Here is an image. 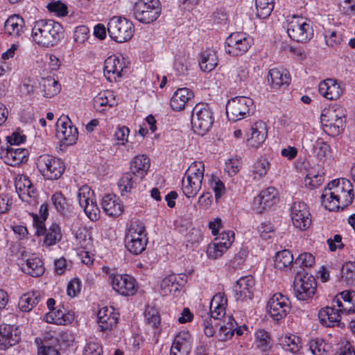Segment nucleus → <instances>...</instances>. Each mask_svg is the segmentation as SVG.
<instances>
[{"instance_id":"f257e3e1","label":"nucleus","mask_w":355,"mask_h":355,"mask_svg":"<svg viewBox=\"0 0 355 355\" xmlns=\"http://www.w3.org/2000/svg\"><path fill=\"white\" fill-rule=\"evenodd\" d=\"M354 198L353 186L345 178L329 182L320 196L322 204L329 211L344 209L352 203Z\"/></svg>"},{"instance_id":"f03ea898","label":"nucleus","mask_w":355,"mask_h":355,"mask_svg":"<svg viewBox=\"0 0 355 355\" xmlns=\"http://www.w3.org/2000/svg\"><path fill=\"white\" fill-rule=\"evenodd\" d=\"M62 25L52 19H39L33 23V41L38 46L51 48L56 46L63 37Z\"/></svg>"},{"instance_id":"7ed1b4c3","label":"nucleus","mask_w":355,"mask_h":355,"mask_svg":"<svg viewBox=\"0 0 355 355\" xmlns=\"http://www.w3.org/2000/svg\"><path fill=\"white\" fill-rule=\"evenodd\" d=\"M150 165V159L145 155L133 157L130 162V172L124 173L118 183L121 192H130L140 182L146 175Z\"/></svg>"},{"instance_id":"20e7f679","label":"nucleus","mask_w":355,"mask_h":355,"mask_svg":"<svg viewBox=\"0 0 355 355\" xmlns=\"http://www.w3.org/2000/svg\"><path fill=\"white\" fill-rule=\"evenodd\" d=\"M214 122V112L207 103H197L192 110L191 128L199 135H205L211 128Z\"/></svg>"},{"instance_id":"39448f33","label":"nucleus","mask_w":355,"mask_h":355,"mask_svg":"<svg viewBox=\"0 0 355 355\" xmlns=\"http://www.w3.org/2000/svg\"><path fill=\"white\" fill-rule=\"evenodd\" d=\"M324 131L332 137L340 134L345 124V113L342 107L324 109L321 114Z\"/></svg>"},{"instance_id":"423d86ee","label":"nucleus","mask_w":355,"mask_h":355,"mask_svg":"<svg viewBox=\"0 0 355 355\" xmlns=\"http://www.w3.org/2000/svg\"><path fill=\"white\" fill-rule=\"evenodd\" d=\"M107 31L112 40L121 43L132 37L134 26L126 18L114 16L108 22Z\"/></svg>"},{"instance_id":"0eeeda50","label":"nucleus","mask_w":355,"mask_h":355,"mask_svg":"<svg viewBox=\"0 0 355 355\" xmlns=\"http://www.w3.org/2000/svg\"><path fill=\"white\" fill-rule=\"evenodd\" d=\"M37 167L47 180H58L65 170L64 162L59 158L49 155H40L37 160Z\"/></svg>"},{"instance_id":"6e6552de","label":"nucleus","mask_w":355,"mask_h":355,"mask_svg":"<svg viewBox=\"0 0 355 355\" xmlns=\"http://www.w3.org/2000/svg\"><path fill=\"white\" fill-rule=\"evenodd\" d=\"M148 239L142 224L132 223L125 236V247L133 254H141L145 250Z\"/></svg>"},{"instance_id":"1a4fd4ad","label":"nucleus","mask_w":355,"mask_h":355,"mask_svg":"<svg viewBox=\"0 0 355 355\" xmlns=\"http://www.w3.org/2000/svg\"><path fill=\"white\" fill-rule=\"evenodd\" d=\"M254 102L250 98L236 96L228 101L226 113L229 120L237 121L249 116L253 109Z\"/></svg>"},{"instance_id":"9d476101","label":"nucleus","mask_w":355,"mask_h":355,"mask_svg":"<svg viewBox=\"0 0 355 355\" xmlns=\"http://www.w3.org/2000/svg\"><path fill=\"white\" fill-rule=\"evenodd\" d=\"M157 4V0H139L137 1L133 7L135 19L144 24L153 22L160 14V10Z\"/></svg>"},{"instance_id":"9b49d317","label":"nucleus","mask_w":355,"mask_h":355,"mask_svg":"<svg viewBox=\"0 0 355 355\" xmlns=\"http://www.w3.org/2000/svg\"><path fill=\"white\" fill-rule=\"evenodd\" d=\"M317 283L313 275H302L297 272L293 282V290L299 300H306L313 297L316 291Z\"/></svg>"},{"instance_id":"f8f14e48","label":"nucleus","mask_w":355,"mask_h":355,"mask_svg":"<svg viewBox=\"0 0 355 355\" xmlns=\"http://www.w3.org/2000/svg\"><path fill=\"white\" fill-rule=\"evenodd\" d=\"M252 41V38L243 33H232L225 40V52L232 56L241 55L248 51Z\"/></svg>"},{"instance_id":"ddd939ff","label":"nucleus","mask_w":355,"mask_h":355,"mask_svg":"<svg viewBox=\"0 0 355 355\" xmlns=\"http://www.w3.org/2000/svg\"><path fill=\"white\" fill-rule=\"evenodd\" d=\"M267 310L273 320L279 321L289 313L291 310L290 300L282 293H275L268 300Z\"/></svg>"},{"instance_id":"4468645a","label":"nucleus","mask_w":355,"mask_h":355,"mask_svg":"<svg viewBox=\"0 0 355 355\" xmlns=\"http://www.w3.org/2000/svg\"><path fill=\"white\" fill-rule=\"evenodd\" d=\"M290 215L293 225L300 230H305L311 223V214L304 202L297 200L293 202Z\"/></svg>"},{"instance_id":"2eb2a0df","label":"nucleus","mask_w":355,"mask_h":355,"mask_svg":"<svg viewBox=\"0 0 355 355\" xmlns=\"http://www.w3.org/2000/svg\"><path fill=\"white\" fill-rule=\"evenodd\" d=\"M56 136L67 146L72 145L78 139V132L68 116H61L56 123Z\"/></svg>"},{"instance_id":"dca6fc26","label":"nucleus","mask_w":355,"mask_h":355,"mask_svg":"<svg viewBox=\"0 0 355 355\" xmlns=\"http://www.w3.org/2000/svg\"><path fill=\"white\" fill-rule=\"evenodd\" d=\"M287 33L292 40L297 42H306L310 40L313 34L311 25L302 19L289 22Z\"/></svg>"},{"instance_id":"f3484780","label":"nucleus","mask_w":355,"mask_h":355,"mask_svg":"<svg viewBox=\"0 0 355 355\" xmlns=\"http://www.w3.org/2000/svg\"><path fill=\"white\" fill-rule=\"evenodd\" d=\"M113 289L123 296H132L137 291V286L134 277L129 275L117 274L110 276Z\"/></svg>"},{"instance_id":"a211bd4d","label":"nucleus","mask_w":355,"mask_h":355,"mask_svg":"<svg viewBox=\"0 0 355 355\" xmlns=\"http://www.w3.org/2000/svg\"><path fill=\"white\" fill-rule=\"evenodd\" d=\"M277 191L273 187H269L261 192L254 200V209L257 213L271 207L277 202Z\"/></svg>"},{"instance_id":"6ab92c4d","label":"nucleus","mask_w":355,"mask_h":355,"mask_svg":"<svg viewBox=\"0 0 355 355\" xmlns=\"http://www.w3.org/2000/svg\"><path fill=\"white\" fill-rule=\"evenodd\" d=\"M268 130L266 124L259 121L254 123L247 133V145L252 148L259 147L267 137Z\"/></svg>"},{"instance_id":"aec40b11","label":"nucleus","mask_w":355,"mask_h":355,"mask_svg":"<svg viewBox=\"0 0 355 355\" xmlns=\"http://www.w3.org/2000/svg\"><path fill=\"white\" fill-rule=\"evenodd\" d=\"M34 222L37 223L36 233L38 236L44 235L46 234L44 239V243L46 245H55L57 242L60 241L62 239L61 230L60 226L56 223H53L48 230L44 227L42 220H39L38 218H34Z\"/></svg>"},{"instance_id":"412c9836","label":"nucleus","mask_w":355,"mask_h":355,"mask_svg":"<svg viewBox=\"0 0 355 355\" xmlns=\"http://www.w3.org/2000/svg\"><path fill=\"white\" fill-rule=\"evenodd\" d=\"M254 279L252 276L248 275L241 277L234 286V298L237 301H244L252 299Z\"/></svg>"},{"instance_id":"4be33fe9","label":"nucleus","mask_w":355,"mask_h":355,"mask_svg":"<svg viewBox=\"0 0 355 355\" xmlns=\"http://www.w3.org/2000/svg\"><path fill=\"white\" fill-rule=\"evenodd\" d=\"M187 276L183 274H171L164 277L160 284L161 293L163 295L174 294L187 282Z\"/></svg>"},{"instance_id":"5701e85b","label":"nucleus","mask_w":355,"mask_h":355,"mask_svg":"<svg viewBox=\"0 0 355 355\" xmlns=\"http://www.w3.org/2000/svg\"><path fill=\"white\" fill-rule=\"evenodd\" d=\"M334 306H336L342 313L355 312V291H344L337 295L333 300Z\"/></svg>"},{"instance_id":"b1692460","label":"nucleus","mask_w":355,"mask_h":355,"mask_svg":"<svg viewBox=\"0 0 355 355\" xmlns=\"http://www.w3.org/2000/svg\"><path fill=\"white\" fill-rule=\"evenodd\" d=\"M191 349V335L182 331L176 335L171 347L170 355H189Z\"/></svg>"},{"instance_id":"393cba45","label":"nucleus","mask_w":355,"mask_h":355,"mask_svg":"<svg viewBox=\"0 0 355 355\" xmlns=\"http://www.w3.org/2000/svg\"><path fill=\"white\" fill-rule=\"evenodd\" d=\"M0 334H1V346L3 349L15 345L21 338V332L19 328L10 324L1 325Z\"/></svg>"},{"instance_id":"a878e982","label":"nucleus","mask_w":355,"mask_h":355,"mask_svg":"<svg viewBox=\"0 0 355 355\" xmlns=\"http://www.w3.org/2000/svg\"><path fill=\"white\" fill-rule=\"evenodd\" d=\"M97 318L99 329L103 332L111 330L118 322L117 313L112 306L100 309Z\"/></svg>"},{"instance_id":"bb28decb","label":"nucleus","mask_w":355,"mask_h":355,"mask_svg":"<svg viewBox=\"0 0 355 355\" xmlns=\"http://www.w3.org/2000/svg\"><path fill=\"white\" fill-rule=\"evenodd\" d=\"M318 92L323 97L333 101L339 98L343 90L336 80L328 78L320 83Z\"/></svg>"},{"instance_id":"cd10ccee","label":"nucleus","mask_w":355,"mask_h":355,"mask_svg":"<svg viewBox=\"0 0 355 355\" xmlns=\"http://www.w3.org/2000/svg\"><path fill=\"white\" fill-rule=\"evenodd\" d=\"M194 97L193 92L186 87L178 89L172 96L170 105L173 110L184 109L186 104Z\"/></svg>"},{"instance_id":"c85d7f7f","label":"nucleus","mask_w":355,"mask_h":355,"mask_svg":"<svg viewBox=\"0 0 355 355\" xmlns=\"http://www.w3.org/2000/svg\"><path fill=\"white\" fill-rule=\"evenodd\" d=\"M268 81L274 89H279L282 86H288L291 82V76L287 70L284 69H271L268 75Z\"/></svg>"},{"instance_id":"c756f323","label":"nucleus","mask_w":355,"mask_h":355,"mask_svg":"<svg viewBox=\"0 0 355 355\" xmlns=\"http://www.w3.org/2000/svg\"><path fill=\"white\" fill-rule=\"evenodd\" d=\"M28 155L26 148L8 146L4 155L5 162L12 166H18L28 160Z\"/></svg>"},{"instance_id":"7c9ffc66","label":"nucleus","mask_w":355,"mask_h":355,"mask_svg":"<svg viewBox=\"0 0 355 355\" xmlns=\"http://www.w3.org/2000/svg\"><path fill=\"white\" fill-rule=\"evenodd\" d=\"M340 311L334 307L327 306L322 309L318 313V318L321 324L326 327L340 325Z\"/></svg>"},{"instance_id":"2f4dec72","label":"nucleus","mask_w":355,"mask_h":355,"mask_svg":"<svg viewBox=\"0 0 355 355\" xmlns=\"http://www.w3.org/2000/svg\"><path fill=\"white\" fill-rule=\"evenodd\" d=\"M101 205L104 212L110 216H118L123 212V205L114 194L105 195L103 198Z\"/></svg>"},{"instance_id":"473e14b6","label":"nucleus","mask_w":355,"mask_h":355,"mask_svg":"<svg viewBox=\"0 0 355 355\" xmlns=\"http://www.w3.org/2000/svg\"><path fill=\"white\" fill-rule=\"evenodd\" d=\"M227 304V299L223 293H218L211 299L210 302V314L214 320L224 317Z\"/></svg>"},{"instance_id":"72a5a7b5","label":"nucleus","mask_w":355,"mask_h":355,"mask_svg":"<svg viewBox=\"0 0 355 355\" xmlns=\"http://www.w3.org/2000/svg\"><path fill=\"white\" fill-rule=\"evenodd\" d=\"M21 268L25 273L38 277L44 273V267L42 261L38 257L28 258L24 263L21 264Z\"/></svg>"},{"instance_id":"f704fd0d","label":"nucleus","mask_w":355,"mask_h":355,"mask_svg":"<svg viewBox=\"0 0 355 355\" xmlns=\"http://www.w3.org/2000/svg\"><path fill=\"white\" fill-rule=\"evenodd\" d=\"M41 297V293L38 291L24 294L19 300V309L23 312H29L40 302Z\"/></svg>"},{"instance_id":"c9c22d12","label":"nucleus","mask_w":355,"mask_h":355,"mask_svg":"<svg viewBox=\"0 0 355 355\" xmlns=\"http://www.w3.org/2000/svg\"><path fill=\"white\" fill-rule=\"evenodd\" d=\"M124 67L119 58L116 56H110L104 62V74L107 79H111L110 75H116L121 77L123 71Z\"/></svg>"},{"instance_id":"e433bc0d","label":"nucleus","mask_w":355,"mask_h":355,"mask_svg":"<svg viewBox=\"0 0 355 355\" xmlns=\"http://www.w3.org/2000/svg\"><path fill=\"white\" fill-rule=\"evenodd\" d=\"M218 64V57L216 52L213 49H207L201 53L199 66L205 71H212Z\"/></svg>"},{"instance_id":"4c0bfd02","label":"nucleus","mask_w":355,"mask_h":355,"mask_svg":"<svg viewBox=\"0 0 355 355\" xmlns=\"http://www.w3.org/2000/svg\"><path fill=\"white\" fill-rule=\"evenodd\" d=\"M24 21L19 15L9 17L4 24L5 33L9 35L19 36L22 32Z\"/></svg>"},{"instance_id":"58836bf2","label":"nucleus","mask_w":355,"mask_h":355,"mask_svg":"<svg viewBox=\"0 0 355 355\" xmlns=\"http://www.w3.org/2000/svg\"><path fill=\"white\" fill-rule=\"evenodd\" d=\"M40 85L43 96L46 98H52L56 96L60 91V85L58 81L51 76L42 78L40 82Z\"/></svg>"},{"instance_id":"ea45409f","label":"nucleus","mask_w":355,"mask_h":355,"mask_svg":"<svg viewBox=\"0 0 355 355\" xmlns=\"http://www.w3.org/2000/svg\"><path fill=\"white\" fill-rule=\"evenodd\" d=\"M293 254L288 250H284L276 254L274 265L280 270L291 269L295 267Z\"/></svg>"},{"instance_id":"a19ab883","label":"nucleus","mask_w":355,"mask_h":355,"mask_svg":"<svg viewBox=\"0 0 355 355\" xmlns=\"http://www.w3.org/2000/svg\"><path fill=\"white\" fill-rule=\"evenodd\" d=\"M201 180L185 175L182 181V189L187 198L196 196L202 187Z\"/></svg>"},{"instance_id":"79ce46f5","label":"nucleus","mask_w":355,"mask_h":355,"mask_svg":"<svg viewBox=\"0 0 355 355\" xmlns=\"http://www.w3.org/2000/svg\"><path fill=\"white\" fill-rule=\"evenodd\" d=\"M324 173L322 170L317 171L311 168L308 171L304 178V184L310 189H314L321 186L324 181Z\"/></svg>"},{"instance_id":"37998d69","label":"nucleus","mask_w":355,"mask_h":355,"mask_svg":"<svg viewBox=\"0 0 355 355\" xmlns=\"http://www.w3.org/2000/svg\"><path fill=\"white\" fill-rule=\"evenodd\" d=\"M94 105L96 109H98L103 106H108L109 107H112L117 105V101H116L112 92L107 90L99 93L94 98Z\"/></svg>"},{"instance_id":"c03bdc74","label":"nucleus","mask_w":355,"mask_h":355,"mask_svg":"<svg viewBox=\"0 0 355 355\" xmlns=\"http://www.w3.org/2000/svg\"><path fill=\"white\" fill-rule=\"evenodd\" d=\"M275 0H255L256 16L259 19L268 18L274 9Z\"/></svg>"},{"instance_id":"a18cd8bd","label":"nucleus","mask_w":355,"mask_h":355,"mask_svg":"<svg viewBox=\"0 0 355 355\" xmlns=\"http://www.w3.org/2000/svg\"><path fill=\"white\" fill-rule=\"evenodd\" d=\"M71 315L65 314L62 310L52 311L46 314L45 320L49 323H55L58 324H65L73 320Z\"/></svg>"},{"instance_id":"49530a36","label":"nucleus","mask_w":355,"mask_h":355,"mask_svg":"<svg viewBox=\"0 0 355 355\" xmlns=\"http://www.w3.org/2000/svg\"><path fill=\"white\" fill-rule=\"evenodd\" d=\"M51 200L55 209L60 214H64L69 211L70 205L62 192L57 191L53 193Z\"/></svg>"},{"instance_id":"de8ad7c7","label":"nucleus","mask_w":355,"mask_h":355,"mask_svg":"<svg viewBox=\"0 0 355 355\" xmlns=\"http://www.w3.org/2000/svg\"><path fill=\"white\" fill-rule=\"evenodd\" d=\"M256 345L261 352L268 351L272 346L269 334L263 329H259L256 332Z\"/></svg>"},{"instance_id":"09e8293b","label":"nucleus","mask_w":355,"mask_h":355,"mask_svg":"<svg viewBox=\"0 0 355 355\" xmlns=\"http://www.w3.org/2000/svg\"><path fill=\"white\" fill-rule=\"evenodd\" d=\"M342 278L348 285H355V262L349 261L342 267Z\"/></svg>"},{"instance_id":"8fccbe9b","label":"nucleus","mask_w":355,"mask_h":355,"mask_svg":"<svg viewBox=\"0 0 355 355\" xmlns=\"http://www.w3.org/2000/svg\"><path fill=\"white\" fill-rule=\"evenodd\" d=\"M204 172V164L202 162H194L189 166L185 173V175L202 181Z\"/></svg>"},{"instance_id":"3c124183","label":"nucleus","mask_w":355,"mask_h":355,"mask_svg":"<svg viewBox=\"0 0 355 355\" xmlns=\"http://www.w3.org/2000/svg\"><path fill=\"white\" fill-rule=\"evenodd\" d=\"M328 347V345L322 338H317L309 342V349L313 355H326Z\"/></svg>"},{"instance_id":"603ef678","label":"nucleus","mask_w":355,"mask_h":355,"mask_svg":"<svg viewBox=\"0 0 355 355\" xmlns=\"http://www.w3.org/2000/svg\"><path fill=\"white\" fill-rule=\"evenodd\" d=\"M270 167L269 162L266 159L257 161L252 167V174L254 179L261 178L266 175Z\"/></svg>"},{"instance_id":"864d4df0","label":"nucleus","mask_w":355,"mask_h":355,"mask_svg":"<svg viewBox=\"0 0 355 355\" xmlns=\"http://www.w3.org/2000/svg\"><path fill=\"white\" fill-rule=\"evenodd\" d=\"M313 153L320 159L327 157L331 152L330 146L322 139H318L313 145Z\"/></svg>"},{"instance_id":"5fc2aeb1","label":"nucleus","mask_w":355,"mask_h":355,"mask_svg":"<svg viewBox=\"0 0 355 355\" xmlns=\"http://www.w3.org/2000/svg\"><path fill=\"white\" fill-rule=\"evenodd\" d=\"M31 185V182L26 176L22 175L16 178L15 182L16 191L17 192L19 197L22 200H24V192L28 190L27 188Z\"/></svg>"},{"instance_id":"6e6d98bb","label":"nucleus","mask_w":355,"mask_h":355,"mask_svg":"<svg viewBox=\"0 0 355 355\" xmlns=\"http://www.w3.org/2000/svg\"><path fill=\"white\" fill-rule=\"evenodd\" d=\"M144 315L148 325L154 329L158 327L160 324V316L155 309L148 307L145 311Z\"/></svg>"},{"instance_id":"4d7b16f0","label":"nucleus","mask_w":355,"mask_h":355,"mask_svg":"<svg viewBox=\"0 0 355 355\" xmlns=\"http://www.w3.org/2000/svg\"><path fill=\"white\" fill-rule=\"evenodd\" d=\"M89 218L93 221L97 220L100 217V210L95 202L92 200L90 202L81 206Z\"/></svg>"},{"instance_id":"13d9d810","label":"nucleus","mask_w":355,"mask_h":355,"mask_svg":"<svg viewBox=\"0 0 355 355\" xmlns=\"http://www.w3.org/2000/svg\"><path fill=\"white\" fill-rule=\"evenodd\" d=\"M234 239V233L232 231H223L218 234L214 241L218 243L225 248L228 249Z\"/></svg>"},{"instance_id":"bf43d9fd","label":"nucleus","mask_w":355,"mask_h":355,"mask_svg":"<svg viewBox=\"0 0 355 355\" xmlns=\"http://www.w3.org/2000/svg\"><path fill=\"white\" fill-rule=\"evenodd\" d=\"M315 263V257L309 252L302 253L295 259L294 265H298L300 268H309Z\"/></svg>"},{"instance_id":"052dcab7","label":"nucleus","mask_w":355,"mask_h":355,"mask_svg":"<svg viewBox=\"0 0 355 355\" xmlns=\"http://www.w3.org/2000/svg\"><path fill=\"white\" fill-rule=\"evenodd\" d=\"M227 250V248H225V247L214 241L213 243L209 245L207 253L209 259H216L221 257Z\"/></svg>"},{"instance_id":"680f3d73","label":"nucleus","mask_w":355,"mask_h":355,"mask_svg":"<svg viewBox=\"0 0 355 355\" xmlns=\"http://www.w3.org/2000/svg\"><path fill=\"white\" fill-rule=\"evenodd\" d=\"M93 194L94 192L88 186L85 185L80 187L78 189L77 195L80 206L81 207L83 205H85V203H87L88 202H90L92 200H93Z\"/></svg>"},{"instance_id":"e2e57ef3","label":"nucleus","mask_w":355,"mask_h":355,"mask_svg":"<svg viewBox=\"0 0 355 355\" xmlns=\"http://www.w3.org/2000/svg\"><path fill=\"white\" fill-rule=\"evenodd\" d=\"M89 30L85 26H80L76 28L73 33L74 41L78 44L85 43L89 38Z\"/></svg>"},{"instance_id":"0e129e2a","label":"nucleus","mask_w":355,"mask_h":355,"mask_svg":"<svg viewBox=\"0 0 355 355\" xmlns=\"http://www.w3.org/2000/svg\"><path fill=\"white\" fill-rule=\"evenodd\" d=\"M47 8L50 12H55L59 16H64L67 14V7L60 1L49 3Z\"/></svg>"},{"instance_id":"69168bd1","label":"nucleus","mask_w":355,"mask_h":355,"mask_svg":"<svg viewBox=\"0 0 355 355\" xmlns=\"http://www.w3.org/2000/svg\"><path fill=\"white\" fill-rule=\"evenodd\" d=\"M284 342L287 346L286 349L292 353H297L301 348L299 337L295 336L286 337Z\"/></svg>"},{"instance_id":"338daca9","label":"nucleus","mask_w":355,"mask_h":355,"mask_svg":"<svg viewBox=\"0 0 355 355\" xmlns=\"http://www.w3.org/2000/svg\"><path fill=\"white\" fill-rule=\"evenodd\" d=\"M209 184L215 193V198L217 200L225 193V185L218 178L215 177L211 178Z\"/></svg>"},{"instance_id":"774afa93","label":"nucleus","mask_w":355,"mask_h":355,"mask_svg":"<svg viewBox=\"0 0 355 355\" xmlns=\"http://www.w3.org/2000/svg\"><path fill=\"white\" fill-rule=\"evenodd\" d=\"M129 133L130 129L128 127L123 125L116 129L114 137L119 144L123 146L128 142Z\"/></svg>"}]
</instances>
